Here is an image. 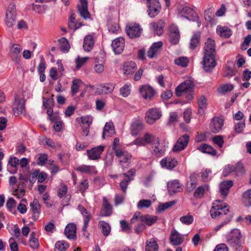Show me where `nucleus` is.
Masks as SVG:
<instances>
[{
	"instance_id": "1",
	"label": "nucleus",
	"mask_w": 251,
	"mask_h": 251,
	"mask_svg": "<svg viewBox=\"0 0 251 251\" xmlns=\"http://www.w3.org/2000/svg\"><path fill=\"white\" fill-rule=\"evenodd\" d=\"M227 207V205H222L216 202L213 203L210 211L211 216L212 218H220L224 220L221 224L214 228L215 231H218L231 220L233 216L232 213L229 211Z\"/></svg>"
},
{
	"instance_id": "2",
	"label": "nucleus",
	"mask_w": 251,
	"mask_h": 251,
	"mask_svg": "<svg viewBox=\"0 0 251 251\" xmlns=\"http://www.w3.org/2000/svg\"><path fill=\"white\" fill-rule=\"evenodd\" d=\"M193 83L190 80H186L182 82L176 89V95L177 97L181 96L184 93H187V98L191 100L194 98V93L192 91Z\"/></svg>"
},
{
	"instance_id": "3",
	"label": "nucleus",
	"mask_w": 251,
	"mask_h": 251,
	"mask_svg": "<svg viewBox=\"0 0 251 251\" xmlns=\"http://www.w3.org/2000/svg\"><path fill=\"white\" fill-rule=\"evenodd\" d=\"M158 139V138L153 134L146 132L143 137H138L135 139L132 144H134L137 146H145L148 144L152 145L156 141H157Z\"/></svg>"
},
{
	"instance_id": "4",
	"label": "nucleus",
	"mask_w": 251,
	"mask_h": 251,
	"mask_svg": "<svg viewBox=\"0 0 251 251\" xmlns=\"http://www.w3.org/2000/svg\"><path fill=\"white\" fill-rule=\"evenodd\" d=\"M240 231L238 229H234L232 230L230 234L227 238V244L235 250H238L240 248L241 238Z\"/></svg>"
},
{
	"instance_id": "5",
	"label": "nucleus",
	"mask_w": 251,
	"mask_h": 251,
	"mask_svg": "<svg viewBox=\"0 0 251 251\" xmlns=\"http://www.w3.org/2000/svg\"><path fill=\"white\" fill-rule=\"evenodd\" d=\"M115 155L118 157L120 164L123 169L129 167L131 159L130 153L122 150H116Z\"/></svg>"
},
{
	"instance_id": "6",
	"label": "nucleus",
	"mask_w": 251,
	"mask_h": 251,
	"mask_svg": "<svg viewBox=\"0 0 251 251\" xmlns=\"http://www.w3.org/2000/svg\"><path fill=\"white\" fill-rule=\"evenodd\" d=\"M126 31L130 38H135L141 36L142 28L138 24H128L126 26Z\"/></svg>"
},
{
	"instance_id": "7",
	"label": "nucleus",
	"mask_w": 251,
	"mask_h": 251,
	"mask_svg": "<svg viewBox=\"0 0 251 251\" xmlns=\"http://www.w3.org/2000/svg\"><path fill=\"white\" fill-rule=\"evenodd\" d=\"M149 15L151 18L155 17L160 12L161 5L158 0H147Z\"/></svg>"
},
{
	"instance_id": "8",
	"label": "nucleus",
	"mask_w": 251,
	"mask_h": 251,
	"mask_svg": "<svg viewBox=\"0 0 251 251\" xmlns=\"http://www.w3.org/2000/svg\"><path fill=\"white\" fill-rule=\"evenodd\" d=\"M16 10L14 4H10L7 9L5 15V24L7 27H11L16 23Z\"/></svg>"
},
{
	"instance_id": "9",
	"label": "nucleus",
	"mask_w": 251,
	"mask_h": 251,
	"mask_svg": "<svg viewBox=\"0 0 251 251\" xmlns=\"http://www.w3.org/2000/svg\"><path fill=\"white\" fill-rule=\"evenodd\" d=\"M105 147L103 145L98 146L87 150V154L90 160H95L100 159L104 151Z\"/></svg>"
},
{
	"instance_id": "10",
	"label": "nucleus",
	"mask_w": 251,
	"mask_h": 251,
	"mask_svg": "<svg viewBox=\"0 0 251 251\" xmlns=\"http://www.w3.org/2000/svg\"><path fill=\"white\" fill-rule=\"evenodd\" d=\"M216 65V62L215 59L214 55L204 54L202 61V66L205 71H210Z\"/></svg>"
},
{
	"instance_id": "11",
	"label": "nucleus",
	"mask_w": 251,
	"mask_h": 251,
	"mask_svg": "<svg viewBox=\"0 0 251 251\" xmlns=\"http://www.w3.org/2000/svg\"><path fill=\"white\" fill-rule=\"evenodd\" d=\"M161 117V111L157 108H151L146 113L145 118L149 124H152L156 120Z\"/></svg>"
},
{
	"instance_id": "12",
	"label": "nucleus",
	"mask_w": 251,
	"mask_h": 251,
	"mask_svg": "<svg viewBox=\"0 0 251 251\" xmlns=\"http://www.w3.org/2000/svg\"><path fill=\"white\" fill-rule=\"evenodd\" d=\"M224 121L222 118L218 117H214L211 121L209 128L211 131L214 133H219L224 126Z\"/></svg>"
},
{
	"instance_id": "13",
	"label": "nucleus",
	"mask_w": 251,
	"mask_h": 251,
	"mask_svg": "<svg viewBox=\"0 0 251 251\" xmlns=\"http://www.w3.org/2000/svg\"><path fill=\"white\" fill-rule=\"evenodd\" d=\"M189 141V137L184 134L180 137L173 147L174 151H179L184 149L187 146Z\"/></svg>"
},
{
	"instance_id": "14",
	"label": "nucleus",
	"mask_w": 251,
	"mask_h": 251,
	"mask_svg": "<svg viewBox=\"0 0 251 251\" xmlns=\"http://www.w3.org/2000/svg\"><path fill=\"white\" fill-rule=\"evenodd\" d=\"M170 41L172 44H177L180 39V34L177 25L172 24L169 28Z\"/></svg>"
},
{
	"instance_id": "15",
	"label": "nucleus",
	"mask_w": 251,
	"mask_h": 251,
	"mask_svg": "<svg viewBox=\"0 0 251 251\" xmlns=\"http://www.w3.org/2000/svg\"><path fill=\"white\" fill-rule=\"evenodd\" d=\"M22 50V47L18 44H13L10 50V56L12 60L19 63L20 61L21 56L20 53Z\"/></svg>"
},
{
	"instance_id": "16",
	"label": "nucleus",
	"mask_w": 251,
	"mask_h": 251,
	"mask_svg": "<svg viewBox=\"0 0 251 251\" xmlns=\"http://www.w3.org/2000/svg\"><path fill=\"white\" fill-rule=\"evenodd\" d=\"M30 211L32 212V218L36 221L39 217L41 213V205L37 199H34L32 202L30 203Z\"/></svg>"
},
{
	"instance_id": "17",
	"label": "nucleus",
	"mask_w": 251,
	"mask_h": 251,
	"mask_svg": "<svg viewBox=\"0 0 251 251\" xmlns=\"http://www.w3.org/2000/svg\"><path fill=\"white\" fill-rule=\"evenodd\" d=\"M139 90L142 97L146 100H151L155 94L154 90L149 85H143Z\"/></svg>"
},
{
	"instance_id": "18",
	"label": "nucleus",
	"mask_w": 251,
	"mask_h": 251,
	"mask_svg": "<svg viewBox=\"0 0 251 251\" xmlns=\"http://www.w3.org/2000/svg\"><path fill=\"white\" fill-rule=\"evenodd\" d=\"M113 50L116 54L122 53L125 48V40L123 38H117L114 39L111 44Z\"/></svg>"
},
{
	"instance_id": "19",
	"label": "nucleus",
	"mask_w": 251,
	"mask_h": 251,
	"mask_svg": "<svg viewBox=\"0 0 251 251\" xmlns=\"http://www.w3.org/2000/svg\"><path fill=\"white\" fill-rule=\"evenodd\" d=\"M144 126L140 120H135L131 124L130 133L133 136H137L144 129Z\"/></svg>"
},
{
	"instance_id": "20",
	"label": "nucleus",
	"mask_w": 251,
	"mask_h": 251,
	"mask_svg": "<svg viewBox=\"0 0 251 251\" xmlns=\"http://www.w3.org/2000/svg\"><path fill=\"white\" fill-rule=\"evenodd\" d=\"M76 226L74 223L68 224L64 230V234L68 239H75Z\"/></svg>"
},
{
	"instance_id": "21",
	"label": "nucleus",
	"mask_w": 251,
	"mask_h": 251,
	"mask_svg": "<svg viewBox=\"0 0 251 251\" xmlns=\"http://www.w3.org/2000/svg\"><path fill=\"white\" fill-rule=\"evenodd\" d=\"M170 239L171 243L174 246L180 245L184 241L183 236L175 229L171 231Z\"/></svg>"
},
{
	"instance_id": "22",
	"label": "nucleus",
	"mask_w": 251,
	"mask_h": 251,
	"mask_svg": "<svg viewBox=\"0 0 251 251\" xmlns=\"http://www.w3.org/2000/svg\"><path fill=\"white\" fill-rule=\"evenodd\" d=\"M160 165L163 168L172 170L177 165V161L171 156H167L161 160Z\"/></svg>"
},
{
	"instance_id": "23",
	"label": "nucleus",
	"mask_w": 251,
	"mask_h": 251,
	"mask_svg": "<svg viewBox=\"0 0 251 251\" xmlns=\"http://www.w3.org/2000/svg\"><path fill=\"white\" fill-rule=\"evenodd\" d=\"M13 111L16 116H18L25 111L24 99H16L13 108Z\"/></svg>"
},
{
	"instance_id": "24",
	"label": "nucleus",
	"mask_w": 251,
	"mask_h": 251,
	"mask_svg": "<svg viewBox=\"0 0 251 251\" xmlns=\"http://www.w3.org/2000/svg\"><path fill=\"white\" fill-rule=\"evenodd\" d=\"M151 148L153 154L157 156H162L166 149L165 145L160 144L159 138L151 145Z\"/></svg>"
},
{
	"instance_id": "25",
	"label": "nucleus",
	"mask_w": 251,
	"mask_h": 251,
	"mask_svg": "<svg viewBox=\"0 0 251 251\" xmlns=\"http://www.w3.org/2000/svg\"><path fill=\"white\" fill-rule=\"evenodd\" d=\"M167 187L171 195L180 192L182 190L180 182L178 180H174L168 182Z\"/></svg>"
},
{
	"instance_id": "26",
	"label": "nucleus",
	"mask_w": 251,
	"mask_h": 251,
	"mask_svg": "<svg viewBox=\"0 0 251 251\" xmlns=\"http://www.w3.org/2000/svg\"><path fill=\"white\" fill-rule=\"evenodd\" d=\"M94 44L95 39L92 35H87L84 37L83 48L85 51H90L93 48Z\"/></svg>"
},
{
	"instance_id": "27",
	"label": "nucleus",
	"mask_w": 251,
	"mask_h": 251,
	"mask_svg": "<svg viewBox=\"0 0 251 251\" xmlns=\"http://www.w3.org/2000/svg\"><path fill=\"white\" fill-rule=\"evenodd\" d=\"M112 213V207L105 197H103L101 214L103 216L108 217Z\"/></svg>"
},
{
	"instance_id": "28",
	"label": "nucleus",
	"mask_w": 251,
	"mask_h": 251,
	"mask_svg": "<svg viewBox=\"0 0 251 251\" xmlns=\"http://www.w3.org/2000/svg\"><path fill=\"white\" fill-rule=\"evenodd\" d=\"M162 45L163 43L162 42L154 43L150 47L147 52L148 56L151 58H152L156 56L157 54L160 50Z\"/></svg>"
},
{
	"instance_id": "29",
	"label": "nucleus",
	"mask_w": 251,
	"mask_h": 251,
	"mask_svg": "<svg viewBox=\"0 0 251 251\" xmlns=\"http://www.w3.org/2000/svg\"><path fill=\"white\" fill-rule=\"evenodd\" d=\"M232 185L233 182L231 180L223 181L220 184V192L224 198L227 196L229 189Z\"/></svg>"
},
{
	"instance_id": "30",
	"label": "nucleus",
	"mask_w": 251,
	"mask_h": 251,
	"mask_svg": "<svg viewBox=\"0 0 251 251\" xmlns=\"http://www.w3.org/2000/svg\"><path fill=\"white\" fill-rule=\"evenodd\" d=\"M115 87V85L111 83H105L100 85L97 88V92L100 94H108L111 93Z\"/></svg>"
},
{
	"instance_id": "31",
	"label": "nucleus",
	"mask_w": 251,
	"mask_h": 251,
	"mask_svg": "<svg viewBox=\"0 0 251 251\" xmlns=\"http://www.w3.org/2000/svg\"><path fill=\"white\" fill-rule=\"evenodd\" d=\"M215 51V42L212 39L208 38L205 43L204 54L214 55Z\"/></svg>"
},
{
	"instance_id": "32",
	"label": "nucleus",
	"mask_w": 251,
	"mask_h": 251,
	"mask_svg": "<svg viewBox=\"0 0 251 251\" xmlns=\"http://www.w3.org/2000/svg\"><path fill=\"white\" fill-rule=\"evenodd\" d=\"M81 6L78 7V10L80 16L85 19L90 17V13L87 8V0H80Z\"/></svg>"
},
{
	"instance_id": "33",
	"label": "nucleus",
	"mask_w": 251,
	"mask_h": 251,
	"mask_svg": "<svg viewBox=\"0 0 251 251\" xmlns=\"http://www.w3.org/2000/svg\"><path fill=\"white\" fill-rule=\"evenodd\" d=\"M199 113L202 115L207 107V99L204 95L200 96L197 100Z\"/></svg>"
},
{
	"instance_id": "34",
	"label": "nucleus",
	"mask_w": 251,
	"mask_h": 251,
	"mask_svg": "<svg viewBox=\"0 0 251 251\" xmlns=\"http://www.w3.org/2000/svg\"><path fill=\"white\" fill-rule=\"evenodd\" d=\"M137 69V65L134 62L127 61L126 62L123 66L124 73L126 75H129L133 73Z\"/></svg>"
},
{
	"instance_id": "35",
	"label": "nucleus",
	"mask_w": 251,
	"mask_h": 251,
	"mask_svg": "<svg viewBox=\"0 0 251 251\" xmlns=\"http://www.w3.org/2000/svg\"><path fill=\"white\" fill-rule=\"evenodd\" d=\"M115 132L114 127L112 123H106L103 128L102 137L105 139L106 137L111 136Z\"/></svg>"
},
{
	"instance_id": "36",
	"label": "nucleus",
	"mask_w": 251,
	"mask_h": 251,
	"mask_svg": "<svg viewBox=\"0 0 251 251\" xmlns=\"http://www.w3.org/2000/svg\"><path fill=\"white\" fill-rule=\"evenodd\" d=\"M198 150L203 153H207L213 156L215 155L217 153L216 150L206 144H201L198 148Z\"/></svg>"
},
{
	"instance_id": "37",
	"label": "nucleus",
	"mask_w": 251,
	"mask_h": 251,
	"mask_svg": "<svg viewBox=\"0 0 251 251\" xmlns=\"http://www.w3.org/2000/svg\"><path fill=\"white\" fill-rule=\"evenodd\" d=\"M165 23L162 20H160L157 23H151L150 24L151 28L156 31L157 35L160 36L163 31Z\"/></svg>"
},
{
	"instance_id": "38",
	"label": "nucleus",
	"mask_w": 251,
	"mask_h": 251,
	"mask_svg": "<svg viewBox=\"0 0 251 251\" xmlns=\"http://www.w3.org/2000/svg\"><path fill=\"white\" fill-rule=\"evenodd\" d=\"M157 217L150 215H142V223L144 225L151 226L156 223Z\"/></svg>"
},
{
	"instance_id": "39",
	"label": "nucleus",
	"mask_w": 251,
	"mask_h": 251,
	"mask_svg": "<svg viewBox=\"0 0 251 251\" xmlns=\"http://www.w3.org/2000/svg\"><path fill=\"white\" fill-rule=\"evenodd\" d=\"M98 226L101 229L104 236H107L110 234L111 227L107 223L103 221H100L98 223Z\"/></svg>"
},
{
	"instance_id": "40",
	"label": "nucleus",
	"mask_w": 251,
	"mask_h": 251,
	"mask_svg": "<svg viewBox=\"0 0 251 251\" xmlns=\"http://www.w3.org/2000/svg\"><path fill=\"white\" fill-rule=\"evenodd\" d=\"M146 244V251H158V245L154 238H151L149 241H147Z\"/></svg>"
},
{
	"instance_id": "41",
	"label": "nucleus",
	"mask_w": 251,
	"mask_h": 251,
	"mask_svg": "<svg viewBox=\"0 0 251 251\" xmlns=\"http://www.w3.org/2000/svg\"><path fill=\"white\" fill-rule=\"evenodd\" d=\"M29 246L34 250L38 249L39 248V243L38 238L35 236V233L32 232L30 234L29 240Z\"/></svg>"
},
{
	"instance_id": "42",
	"label": "nucleus",
	"mask_w": 251,
	"mask_h": 251,
	"mask_svg": "<svg viewBox=\"0 0 251 251\" xmlns=\"http://www.w3.org/2000/svg\"><path fill=\"white\" fill-rule=\"evenodd\" d=\"M17 202L13 198H9L6 202V207L8 210L14 214L17 213L16 206Z\"/></svg>"
},
{
	"instance_id": "43",
	"label": "nucleus",
	"mask_w": 251,
	"mask_h": 251,
	"mask_svg": "<svg viewBox=\"0 0 251 251\" xmlns=\"http://www.w3.org/2000/svg\"><path fill=\"white\" fill-rule=\"evenodd\" d=\"M76 170L81 173L91 174L95 171V167L93 166L82 165L78 166Z\"/></svg>"
},
{
	"instance_id": "44",
	"label": "nucleus",
	"mask_w": 251,
	"mask_h": 251,
	"mask_svg": "<svg viewBox=\"0 0 251 251\" xmlns=\"http://www.w3.org/2000/svg\"><path fill=\"white\" fill-rule=\"evenodd\" d=\"M25 184L24 182H20L18 189H16L13 194L18 199L22 198L25 195Z\"/></svg>"
},
{
	"instance_id": "45",
	"label": "nucleus",
	"mask_w": 251,
	"mask_h": 251,
	"mask_svg": "<svg viewBox=\"0 0 251 251\" xmlns=\"http://www.w3.org/2000/svg\"><path fill=\"white\" fill-rule=\"evenodd\" d=\"M200 39V34L199 33H195L192 36L190 43V47L191 49H195L199 45Z\"/></svg>"
},
{
	"instance_id": "46",
	"label": "nucleus",
	"mask_w": 251,
	"mask_h": 251,
	"mask_svg": "<svg viewBox=\"0 0 251 251\" xmlns=\"http://www.w3.org/2000/svg\"><path fill=\"white\" fill-rule=\"evenodd\" d=\"M82 84V81L78 79H75L72 81L71 93L73 95H75L78 92V89Z\"/></svg>"
},
{
	"instance_id": "47",
	"label": "nucleus",
	"mask_w": 251,
	"mask_h": 251,
	"mask_svg": "<svg viewBox=\"0 0 251 251\" xmlns=\"http://www.w3.org/2000/svg\"><path fill=\"white\" fill-rule=\"evenodd\" d=\"M81 25V24L75 22V15L74 14H72L70 17V22L68 23L69 28L75 30Z\"/></svg>"
},
{
	"instance_id": "48",
	"label": "nucleus",
	"mask_w": 251,
	"mask_h": 251,
	"mask_svg": "<svg viewBox=\"0 0 251 251\" xmlns=\"http://www.w3.org/2000/svg\"><path fill=\"white\" fill-rule=\"evenodd\" d=\"M243 201L245 206H251V189H249L243 193Z\"/></svg>"
},
{
	"instance_id": "49",
	"label": "nucleus",
	"mask_w": 251,
	"mask_h": 251,
	"mask_svg": "<svg viewBox=\"0 0 251 251\" xmlns=\"http://www.w3.org/2000/svg\"><path fill=\"white\" fill-rule=\"evenodd\" d=\"M69 246V244L63 240L58 241L55 244V249L59 251H66Z\"/></svg>"
},
{
	"instance_id": "50",
	"label": "nucleus",
	"mask_w": 251,
	"mask_h": 251,
	"mask_svg": "<svg viewBox=\"0 0 251 251\" xmlns=\"http://www.w3.org/2000/svg\"><path fill=\"white\" fill-rule=\"evenodd\" d=\"M189 62V59L186 57H179L175 59L174 62L175 63L182 67H186Z\"/></svg>"
},
{
	"instance_id": "51",
	"label": "nucleus",
	"mask_w": 251,
	"mask_h": 251,
	"mask_svg": "<svg viewBox=\"0 0 251 251\" xmlns=\"http://www.w3.org/2000/svg\"><path fill=\"white\" fill-rule=\"evenodd\" d=\"M180 221L184 225H190L194 222V217L189 213L179 218Z\"/></svg>"
},
{
	"instance_id": "52",
	"label": "nucleus",
	"mask_w": 251,
	"mask_h": 251,
	"mask_svg": "<svg viewBox=\"0 0 251 251\" xmlns=\"http://www.w3.org/2000/svg\"><path fill=\"white\" fill-rule=\"evenodd\" d=\"M217 31L220 32L221 36L225 38H228L231 35V30L227 27H218Z\"/></svg>"
},
{
	"instance_id": "53",
	"label": "nucleus",
	"mask_w": 251,
	"mask_h": 251,
	"mask_svg": "<svg viewBox=\"0 0 251 251\" xmlns=\"http://www.w3.org/2000/svg\"><path fill=\"white\" fill-rule=\"evenodd\" d=\"M59 41L61 43L59 47L60 50L64 52L68 51L70 47L67 40L65 38H61Z\"/></svg>"
},
{
	"instance_id": "54",
	"label": "nucleus",
	"mask_w": 251,
	"mask_h": 251,
	"mask_svg": "<svg viewBox=\"0 0 251 251\" xmlns=\"http://www.w3.org/2000/svg\"><path fill=\"white\" fill-rule=\"evenodd\" d=\"M131 85L129 84H126L124 86H123L121 89H120V94L121 96H122L123 97H128L131 92L130 89Z\"/></svg>"
},
{
	"instance_id": "55",
	"label": "nucleus",
	"mask_w": 251,
	"mask_h": 251,
	"mask_svg": "<svg viewBox=\"0 0 251 251\" xmlns=\"http://www.w3.org/2000/svg\"><path fill=\"white\" fill-rule=\"evenodd\" d=\"M8 164L14 168V171L10 172L11 174H15L17 172V167L19 165V160L16 157H11L8 161Z\"/></svg>"
},
{
	"instance_id": "56",
	"label": "nucleus",
	"mask_w": 251,
	"mask_h": 251,
	"mask_svg": "<svg viewBox=\"0 0 251 251\" xmlns=\"http://www.w3.org/2000/svg\"><path fill=\"white\" fill-rule=\"evenodd\" d=\"M132 224L138 225L139 223H142V215L139 212H136L130 220Z\"/></svg>"
},
{
	"instance_id": "57",
	"label": "nucleus",
	"mask_w": 251,
	"mask_h": 251,
	"mask_svg": "<svg viewBox=\"0 0 251 251\" xmlns=\"http://www.w3.org/2000/svg\"><path fill=\"white\" fill-rule=\"evenodd\" d=\"M99 58H100V56H97L96 58V59H95L96 64L95 65V66H94V70H95V71L97 73L101 74L103 72V71L104 70V66L103 65L102 62L100 63H99Z\"/></svg>"
},
{
	"instance_id": "58",
	"label": "nucleus",
	"mask_w": 251,
	"mask_h": 251,
	"mask_svg": "<svg viewBox=\"0 0 251 251\" xmlns=\"http://www.w3.org/2000/svg\"><path fill=\"white\" fill-rule=\"evenodd\" d=\"M214 17V9L213 8H209L205 11L204 18L206 21L211 22Z\"/></svg>"
},
{
	"instance_id": "59",
	"label": "nucleus",
	"mask_w": 251,
	"mask_h": 251,
	"mask_svg": "<svg viewBox=\"0 0 251 251\" xmlns=\"http://www.w3.org/2000/svg\"><path fill=\"white\" fill-rule=\"evenodd\" d=\"M196 185V176L195 175H192L190 177V180L187 184V188L188 191L193 190Z\"/></svg>"
},
{
	"instance_id": "60",
	"label": "nucleus",
	"mask_w": 251,
	"mask_h": 251,
	"mask_svg": "<svg viewBox=\"0 0 251 251\" xmlns=\"http://www.w3.org/2000/svg\"><path fill=\"white\" fill-rule=\"evenodd\" d=\"M32 177H37L38 181L41 183L46 179L47 175L45 173H39L38 171H36L33 173Z\"/></svg>"
},
{
	"instance_id": "61",
	"label": "nucleus",
	"mask_w": 251,
	"mask_h": 251,
	"mask_svg": "<svg viewBox=\"0 0 251 251\" xmlns=\"http://www.w3.org/2000/svg\"><path fill=\"white\" fill-rule=\"evenodd\" d=\"M234 172L236 176L242 175L245 172L243 165L241 163H237L234 166Z\"/></svg>"
},
{
	"instance_id": "62",
	"label": "nucleus",
	"mask_w": 251,
	"mask_h": 251,
	"mask_svg": "<svg viewBox=\"0 0 251 251\" xmlns=\"http://www.w3.org/2000/svg\"><path fill=\"white\" fill-rule=\"evenodd\" d=\"M87 57H80L79 56L75 59L76 68L80 69L88 60Z\"/></svg>"
},
{
	"instance_id": "63",
	"label": "nucleus",
	"mask_w": 251,
	"mask_h": 251,
	"mask_svg": "<svg viewBox=\"0 0 251 251\" xmlns=\"http://www.w3.org/2000/svg\"><path fill=\"white\" fill-rule=\"evenodd\" d=\"M206 186H199L195 191L194 196L196 198H200L203 197L205 192V188Z\"/></svg>"
},
{
	"instance_id": "64",
	"label": "nucleus",
	"mask_w": 251,
	"mask_h": 251,
	"mask_svg": "<svg viewBox=\"0 0 251 251\" xmlns=\"http://www.w3.org/2000/svg\"><path fill=\"white\" fill-rule=\"evenodd\" d=\"M151 201L149 200H142L138 202L137 207L139 209L149 208L151 205Z\"/></svg>"
}]
</instances>
